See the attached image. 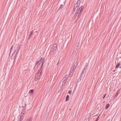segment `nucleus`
I'll use <instances>...</instances> for the list:
<instances>
[{
    "label": "nucleus",
    "instance_id": "27",
    "mask_svg": "<svg viewBox=\"0 0 121 121\" xmlns=\"http://www.w3.org/2000/svg\"><path fill=\"white\" fill-rule=\"evenodd\" d=\"M75 5L74 6V8H73V12H75L76 10H76L75 9Z\"/></svg>",
    "mask_w": 121,
    "mask_h": 121
},
{
    "label": "nucleus",
    "instance_id": "8",
    "mask_svg": "<svg viewBox=\"0 0 121 121\" xmlns=\"http://www.w3.org/2000/svg\"><path fill=\"white\" fill-rule=\"evenodd\" d=\"M81 0H78L77 2V3L75 5H78L79 6L80 3L81 2Z\"/></svg>",
    "mask_w": 121,
    "mask_h": 121
},
{
    "label": "nucleus",
    "instance_id": "41",
    "mask_svg": "<svg viewBox=\"0 0 121 121\" xmlns=\"http://www.w3.org/2000/svg\"><path fill=\"white\" fill-rule=\"evenodd\" d=\"M76 48L77 49H78L79 48L78 47V45L76 47Z\"/></svg>",
    "mask_w": 121,
    "mask_h": 121
},
{
    "label": "nucleus",
    "instance_id": "11",
    "mask_svg": "<svg viewBox=\"0 0 121 121\" xmlns=\"http://www.w3.org/2000/svg\"><path fill=\"white\" fill-rule=\"evenodd\" d=\"M41 63V62H40L39 60H37L36 62V63L35 64L39 65Z\"/></svg>",
    "mask_w": 121,
    "mask_h": 121
},
{
    "label": "nucleus",
    "instance_id": "46",
    "mask_svg": "<svg viewBox=\"0 0 121 121\" xmlns=\"http://www.w3.org/2000/svg\"><path fill=\"white\" fill-rule=\"evenodd\" d=\"M16 50V52H17L18 50H17H17Z\"/></svg>",
    "mask_w": 121,
    "mask_h": 121
},
{
    "label": "nucleus",
    "instance_id": "38",
    "mask_svg": "<svg viewBox=\"0 0 121 121\" xmlns=\"http://www.w3.org/2000/svg\"><path fill=\"white\" fill-rule=\"evenodd\" d=\"M106 94H105L104 95V96H103V99H104L105 97L106 96Z\"/></svg>",
    "mask_w": 121,
    "mask_h": 121
},
{
    "label": "nucleus",
    "instance_id": "36",
    "mask_svg": "<svg viewBox=\"0 0 121 121\" xmlns=\"http://www.w3.org/2000/svg\"><path fill=\"white\" fill-rule=\"evenodd\" d=\"M79 79H78V80L77 81V82H76V86H77V83L78 82H79Z\"/></svg>",
    "mask_w": 121,
    "mask_h": 121
},
{
    "label": "nucleus",
    "instance_id": "31",
    "mask_svg": "<svg viewBox=\"0 0 121 121\" xmlns=\"http://www.w3.org/2000/svg\"><path fill=\"white\" fill-rule=\"evenodd\" d=\"M31 36L32 35H30L29 37L28 38V39H30L31 37Z\"/></svg>",
    "mask_w": 121,
    "mask_h": 121
},
{
    "label": "nucleus",
    "instance_id": "24",
    "mask_svg": "<svg viewBox=\"0 0 121 121\" xmlns=\"http://www.w3.org/2000/svg\"><path fill=\"white\" fill-rule=\"evenodd\" d=\"M79 6L77 5L76 6V7L75 6V9L77 10L78 9V8L79 7Z\"/></svg>",
    "mask_w": 121,
    "mask_h": 121
},
{
    "label": "nucleus",
    "instance_id": "28",
    "mask_svg": "<svg viewBox=\"0 0 121 121\" xmlns=\"http://www.w3.org/2000/svg\"><path fill=\"white\" fill-rule=\"evenodd\" d=\"M25 112V111H22L21 114H24Z\"/></svg>",
    "mask_w": 121,
    "mask_h": 121
},
{
    "label": "nucleus",
    "instance_id": "43",
    "mask_svg": "<svg viewBox=\"0 0 121 121\" xmlns=\"http://www.w3.org/2000/svg\"><path fill=\"white\" fill-rule=\"evenodd\" d=\"M44 62H42V64L41 65V66H43V65L44 64Z\"/></svg>",
    "mask_w": 121,
    "mask_h": 121
},
{
    "label": "nucleus",
    "instance_id": "18",
    "mask_svg": "<svg viewBox=\"0 0 121 121\" xmlns=\"http://www.w3.org/2000/svg\"><path fill=\"white\" fill-rule=\"evenodd\" d=\"M82 12V11H81V10H80V11H78L76 13V14H79L81 15Z\"/></svg>",
    "mask_w": 121,
    "mask_h": 121
},
{
    "label": "nucleus",
    "instance_id": "3",
    "mask_svg": "<svg viewBox=\"0 0 121 121\" xmlns=\"http://www.w3.org/2000/svg\"><path fill=\"white\" fill-rule=\"evenodd\" d=\"M20 47H19L17 48V50H18L17 52H16V50H15V51L14 52V53L12 55H13V54H14V53L16 52L15 55V58H16L17 57V54L19 52L20 50Z\"/></svg>",
    "mask_w": 121,
    "mask_h": 121
},
{
    "label": "nucleus",
    "instance_id": "7",
    "mask_svg": "<svg viewBox=\"0 0 121 121\" xmlns=\"http://www.w3.org/2000/svg\"><path fill=\"white\" fill-rule=\"evenodd\" d=\"M29 93L30 94V96L31 95H32L33 93H34V89H32L31 90L29 91Z\"/></svg>",
    "mask_w": 121,
    "mask_h": 121
},
{
    "label": "nucleus",
    "instance_id": "40",
    "mask_svg": "<svg viewBox=\"0 0 121 121\" xmlns=\"http://www.w3.org/2000/svg\"><path fill=\"white\" fill-rule=\"evenodd\" d=\"M71 70L70 71V73H69V76H70V75H71L72 74V73H71Z\"/></svg>",
    "mask_w": 121,
    "mask_h": 121
},
{
    "label": "nucleus",
    "instance_id": "4",
    "mask_svg": "<svg viewBox=\"0 0 121 121\" xmlns=\"http://www.w3.org/2000/svg\"><path fill=\"white\" fill-rule=\"evenodd\" d=\"M76 14L75 16V19L77 21L78 19L79 18L80 16L81 15L79 14Z\"/></svg>",
    "mask_w": 121,
    "mask_h": 121
},
{
    "label": "nucleus",
    "instance_id": "33",
    "mask_svg": "<svg viewBox=\"0 0 121 121\" xmlns=\"http://www.w3.org/2000/svg\"><path fill=\"white\" fill-rule=\"evenodd\" d=\"M33 31L32 30V31H31L30 32V35H33Z\"/></svg>",
    "mask_w": 121,
    "mask_h": 121
},
{
    "label": "nucleus",
    "instance_id": "35",
    "mask_svg": "<svg viewBox=\"0 0 121 121\" xmlns=\"http://www.w3.org/2000/svg\"><path fill=\"white\" fill-rule=\"evenodd\" d=\"M85 70V69H83V71H82V73H84V71L85 72L86 71Z\"/></svg>",
    "mask_w": 121,
    "mask_h": 121
},
{
    "label": "nucleus",
    "instance_id": "21",
    "mask_svg": "<svg viewBox=\"0 0 121 121\" xmlns=\"http://www.w3.org/2000/svg\"><path fill=\"white\" fill-rule=\"evenodd\" d=\"M83 7L84 6H82L80 8V10L81 11H82Z\"/></svg>",
    "mask_w": 121,
    "mask_h": 121
},
{
    "label": "nucleus",
    "instance_id": "10",
    "mask_svg": "<svg viewBox=\"0 0 121 121\" xmlns=\"http://www.w3.org/2000/svg\"><path fill=\"white\" fill-rule=\"evenodd\" d=\"M39 66V65H36V64H35V66L34 68L33 69L35 70V69H37L38 68Z\"/></svg>",
    "mask_w": 121,
    "mask_h": 121
},
{
    "label": "nucleus",
    "instance_id": "34",
    "mask_svg": "<svg viewBox=\"0 0 121 121\" xmlns=\"http://www.w3.org/2000/svg\"><path fill=\"white\" fill-rule=\"evenodd\" d=\"M72 91H70L69 90L68 92V93L69 94H71V93H72Z\"/></svg>",
    "mask_w": 121,
    "mask_h": 121
},
{
    "label": "nucleus",
    "instance_id": "13",
    "mask_svg": "<svg viewBox=\"0 0 121 121\" xmlns=\"http://www.w3.org/2000/svg\"><path fill=\"white\" fill-rule=\"evenodd\" d=\"M32 117L31 118H30L29 119H27L26 121H32V120L33 119V118H32Z\"/></svg>",
    "mask_w": 121,
    "mask_h": 121
},
{
    "label": "nucleus",
    "instance_id": "45",
    "mask_svg": "<svg viewBox=\"0 0 121 121\" xmlns=\"http://www.w3.org/2000/svg\"><path fill=\"white\" fill-rule=\"evenodd\" d=\"M80 8H79V9L78 10V11H80Z\"/></svg>",
    "mask_w": 121,
    "mask_h": 121
},
{
    "label": "nucleus",
    "instance_id": "16",
    "mask_svg": "<svg viewBox=\"0 0 121 121\" xmlns=\"http://www.w3.org/2000/svg\"><path fill=\"white\" fill-rule=\"evenodd\" d=\"M69 98V96L68 95H67L66 97V99H65L66 101H68Z\"/></svg>",
    "mask_w": 121,
    "mask_h": 121
},
{
    "label": "nucleus",
    "instance_id": "5",
    "mask_svg": "<svg viewBox=\"0 0 121 121\" xmlns=\"http://www.w3.org/2000/svg\"><path fill=\"white\" fill-rule=\"evenodd\" d=\"M120 89L119 90L117 91L115 96L114 97V99H115L117 97L119 93L120 92Z\"/></svg>",
    "mask_w": 121,
    "mask_h": 121
},
{
    "label": "nucleus",
    "instance_id": "42",
    "mask_svg": "<svg viewBox=\"0 0 121 121\" xmlns=\"http://www.w3.org/2000/svg\"><path fill=\"white\" fill-rule=\"evenodd\" d=\"M99 116L96 119V120H97V121H98V119L99 118Z\"/></svg>",
    "mask_w": 121,
    "mask_h": 121
},
{
    "label": "nucleus",
    "instance_id": "15",
    "mask_svg": "<svg viewBox=\"0 0 121 121\" xmlns=\"http://www.w3.org/2000/svg\"><path fill=\"white\" fill-rule=\"evenodd\" d=\"M88 66V64L87 63H86V64L84 67V69H86Z\"/></svg>",
    "mask_w": 121,
    "mask_h": 121
},
{
    "label": "nucleus",
    "instance_id": "1",
    "mask_svg": "<svg viewBox=\"0 0 121 121\" xmlns=\"http://www.w3.org/2000/svg\"><path fill=\"white\" fill-rule=\"evenodd\" d=\"M57 43H55L53 45V46L51 48L50 54H53L54 53V52L56 50L57 48Z\"/></svg>",
    "mask_w": 121,
    "mask_h": 121
},
{
    "label": "nucleus",
    "instance_id": "19",
    "mask_svg": "<svg viewBox=\"0 0 121 121\" xmlns=\"http://www.w3.org/2000/svg\"><path fill=\"white\" fill-rule=\"evenodd\" d=\"M63 7V5L62 4H61L60 6V7H59V8L58 10V11H59L60 9H61Z\"/></svg>",
    "mask_w": 121,
    "mask_h": 121
},
{
    "label": "nucleus",
    "instance_id": "26",
    "mask_svg": "<svg viewBox=\"0 0 121 121\" xmlns=\"http://www.w3.org/2000/svg\"><path fill=\"white\" fill-rule=\"evenodd\" d=\"M74 70H72V72H71V73H72V74L71 75V76L70 77H71L72 75H73V73L74 72Z\"/></svg>",
    "mask_w": 121,
    "mask_h": 121
},
{
    "label": "nucleus",
    "instance_id": "14",
    "mask_svg": "<svg viewBox=\"0 0 121 121\" xmlns=\"http://www.w3.org/2000/svg\"><path fill=\"white\" fill-rule=\"evenodd\" d=\"M83 74H84V73H82L81 74V75L79 78V79H80V81L81 80V78H82V77L83 75Z\"/></svg>",
    "mask_w": 121,
    "mask_h": 121
},
{
    "label": "nucleus",
    "instance_id": "30",
    "mask_svg": "<svg viewBox=\"0 0 121 121\" xmlns=\"http://www.w3.org/2000/svg\"><path fill=\"white\" fill-rule=\"evenodd\" d=\"M31 36L32 35H30L29 37L28 38V39H30L31 37Z\"/></svg>",
    "mask_w": 121,
    "mask_h": 121
},
{
    "label": "nucleus",
    "instance_id": "29",
    "mask_svg": "<svg viewBox=\"0 0 121 121\" xmlns=\"http://www.w3.org/2000/svg\"><path fill=\"white\" fill-rule=\"evenodd\" d=\"M25 107H23L22 111H25Z\"/></svg>",
    "mask_w": 121,
    "mask_h": 121
},
{
    "label": "nucleus",
    "instance_id": "17",
    "mask_svg": "<svg viewBox=\"0 0 121 121\" xmlns=\"http://www.w3.org/2000/svg\"><path fill=\"white\" fill-rule=\"evenodd\" d=\"M43 69H40L39 70L38 72L39 73H41V74Z\"/></svg>",
    "mask_w": 121,
    "mask_h": 121
},
{
    "label": "nucleus",
    "instance_id": "6",
    "mask_svg": "<svg viewBox=\"0 0 121 121\" xmlns=\"http://www.w3.org/2000/svg\"><path fill=\"white\" fill-rule=\"evenodd\" d=\"M41 75V73H39L37 72L36 74L35 77H38L39 78H40Z\"/></svg>",
    "mask_w": 121,
    "mask_h": 121
},
{
    "label": "nucleus",
    "instance_id": "23",
    "mask_svg": "<svg viewBox=\"0 0 121 121\" xmlns=\"http://www.w3.org/2000/svg\"><path fill=\"white\" fill-rule=\"evenodd\" d=\"M35 81H37L38 80L39 78H38V77H35Z\"/></svg>",
    "mask_w": 121,
    "mask_h": 121
},
{
    "label": "nucleus",
    "instance_id": "12",
    "mask_svg": "<svg viewBox=\"0 0 121 121\" xmlns=\"http://www.w3.org/2000/svg\"><path fill=\"white\" fill-rule=\"evenodd\" d=\"M23 115L22 114H21V116L20 118V119L19 121H22L23 119Z\"/></svg>",
    "mask_w": 121,
    "mask_h": 121
},
{
    "label": "nucleus",
    "instance_id": "47",
    "mask_svg": "<svg viewBox=\"0 0 121 121\" xmlns=\"http://www.w3.org/2000/svg\"><path fill=\"white\" fill-rule=\"evenodd\" d=\"M95 121H97L96 120Z\"/></svg>",
    "mask_w": 121,
    "mask_h": 121
},
{
    "label": "nucleus",
    "instance_id": "9",
    "mask_svg": "<svg viewBox=\"0 0 121 121\" xmlns=\"http://www.w3.org/2000/svg\"><path fill=\"white\" fill-rule=\"evenodd\" d=\"M39 60L40 62H41V63L42 62H45L44 58L43 57H42Z\"/></svg>",
    "mask_w": 121,
    "mask_h": 121
},
{
    "label": "nucleus",
    "instance_id": "25",
    "mask_svg": "<svg viewBox=\"0 0 121 121\" xmlns=\"http://www.w3.org/2000/svg\"><path fill=\"white\" fill-rule=\"evenodd\" d=\"M68 78V75L67 74H66L65 76V77H64V78H65V79H67Z\"/></svg>",
    "mask_w": 121,
    "mask_h": 121
},
{
    "label": "nucleus",
    "instance_id": "2",
    "mask_svg": "<svg viewBox=\"0 0 121 121\" xmlns=\"http://www.w3.org/2000/svg\"><path fill=\"white\" fill-rule=\"evenodd\" d=\"M118 58L117 59V64L116 65L115 68L117 69L118 67H119L120 68H121V62L120 63V61H118Z\"/></svg>",
    "mask_w": 121,
    "mask_h": 121
},
{
    "label": "nucleus",
    "instance_id": "39",
    "mask_svg": "<svg viewBox=\"0 0 121 121\" xmlns=\"http://www.w3.org/2000/svg\"><path fill=\"white\" fill-rule=\"evenodd\" d=\"M13 46H12L11 48V50H10V52H11L13 48Z\"/></svg>",
    "mask_w": 121,
    "mask_h": 121
},
{
    "label": "nucleus",
    "instance_id": "20",
    "mask_svg": "<svg viewBox=\"0 0 121 121\" xmlns=\"http://www.w3.org/2000/svg\"><path fill=\"white\" fill-rule=\"evenodd\" d=\"M109 106H110V104H109V103L108 104L106 105V107L105 108V109H107L108 108Z\"/></svg>",
    "mask_w": 121,
    "mask_h": 121
},
{
    "label": "nucleus",
    "instance_id": "22",
    "mask_svg": "<svg viewBox=\"0 0 121 121\" xmlns=\"http://www.w3.org/2000/svg\"><path fill=\"white\" fill-rule=\"evenodd\" d=\"M66 82L65 81L63 80V81L62 85L63 86V85H64L66 83Z\"/></svg>",
    "mask_w": 121,
    "mask_h": 121
},
{
    "label": "nucleus",
    "instance_id": "37",
    "mask_svg": "<svg viewBox=\"0 0 121 121\" xmlns=\"http://www.w3.org/2000/svg\"><path fill=\"white\" fill-rule=\"evenodd\" d=\"M63 80H64L65 81H66V82L67 79H65V78H63Z\"/></svg>",
    "mask_w": 121,
    "mask_h": 121
},
{
    "label": "nucleus",
    "instance_id": "44",
    "mask_svg": "<svg viewBox=\"0 0 121 121\" xmlns=\"http://www.w3.org/2000/svg\"><path fill=\"white\" fill-rule=\"evenodd\" d=\"M43 66H41V67H40V69H43V68H42V67H43Z\"/></svg>",
    "mask_w": 121,
    "mask_h": 121
},
{
    "label": "nucleus",
    "instance_id": "32",
    "mask_svg": "<svg viewBox=\"0 0 121 121\" xmlns=\"http://www.w3.org/2000/svg\"><path fill=\"white\" fill-rule=\"evenodd\" d=\"M75 67H76L75 66V65H74L73 66V67L72 70H74L75 69Z\"/></svg>",
    "mask_w": 121,
    "mask_h": 121
}]
</instances>
